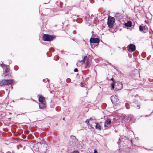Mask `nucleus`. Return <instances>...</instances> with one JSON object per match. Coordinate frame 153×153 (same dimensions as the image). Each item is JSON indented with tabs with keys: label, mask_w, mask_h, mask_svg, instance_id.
Instances as JSON below:
<instances>
[{
	"label": "nucleus",
	"mask_w": 153,
	"mask_h": 153,
	"mask_svg": "<svg viewBox=\"0 0 153 153\" xmlns=\"http://www.w3.org/2000/svg\"><path fill=\"white\" fill-rule=\"evenodd\" d=\"M42 38L45 41L50 42L55 39L56 36L54 35L43 34Z\"/></svg>",
	"instance_id": "nucleus-1"
},
{
	"label": "nucleus",
	"mask_w": 153,
	"mask_h": 153,
	"mask_svg": "<svg viewBox=\"0 0 153 153\" xmlns=\"http://www.w3.org/2000/svg\"><path fill=\"white\" fill-rule=\"evenodd\" d=\"M15 81L13 79H3L0 81V86L6 85L15 84Z\"/></svg>",
	"instance_id": "nucleus-2"
},
{
	"label": "nucleus",
	"mask_w": 153,
	"mask_h": 153,
	"mask_svg": "<svg viewBox=\"0 0 153 153\" xmlns=\"http://www.w3.org/2000/svg\"><path fill=\"white\" fill-rule=\"evenodd\" d=\"M71 139L70 143V145L73 147H76L78 144V140L75 136L71 135L70 136Z\"/></svg>",
	"instance_id": "nucleus-3"
},
{
	"label": "nucleus",
	"mask_w": 153,
	"mask_h": 153,
	"mask_svg": "<svg viewBox=\"0 0 153 153\" xmlns=\"http://www.w3.org/2000/svg\"><path fill=\"white\" fill-rule=\"evenodd\" d=\"M115 22V19L113 17L109 16L108 18L107 24L110 28H112Z\"/></svg>",
	"instance_id": "nucleus-4"
},
{
	"label": "nucleus",
	"mask_w": 153,
	"mask_h": 153,
	"mask_svg": "<svg viewBox=\"0 0 153 153\" xmlns=\"http://www.w3.org/2000/svg\"><path fill=\"white\" fill-rule=\"evenodd\" d=\"M39 100L40 102L39 105V108L41 109H43L46 107V103L45 98L42 96H40L39 98Z\"/></svg>",
	"instance_id": "nucleus-5"
},
{
	"label": "nucleus",
	"mask_w": 153,
	"mask_h": 153,
	"mask_svg": "<svg viewBox=\"0 0 153 153\" xmlns=\"http://www.w3.org/2000/svg\"><path fill=\"white\" fill-rule=\"evenodd\" d=\"M1 66L4 69L5 68V72L3 73V74L5 76H7L10 73V68L7 67V66L4 64H2L1 65Z\"/></svg>",
	"instance_id": "nucleus-6"
},
{
	"label": "nucleus",
	"mask_w": 153,
	"mask_h": 153,
	"mask_svg": "<svg viewBox=\"0 0 153 153\" xmlns=\"http://www.w3.org/2000/svg\"><path fill=\"white\" fill-rule=\"evenodd\" d=\"M48 148V146L45 143L41 144L40 148V151L42 153H45L46 152Z\"/></svg>",
	"instance_id": "nucleus-7"
},
{
	"label": "nucleus",
	"mask_w": 153,
	"mask_h": 153,
	"mask_svg": "<svg viewBox=\"0 0 153 153\" xmlns=\"http://www.w3.org/2000/svg\"><path fill=\"white\" fill-rule=\"evenodd\" d=\"M135 49V46L133 44H130L127 47V50L129 52L134 51Z\"/></svg>",
	"instance_id": "nucleus-8"
},
{
	"label": "nucleus",
	"mask_w": 153,
	"mask_h": 153,
	"mask_svg": "<svg viewBox=\"0 0 153 153\" xmlns=\"http://www.w3.org/2000/svg\"><path fill=\"white\" fill-rule=\"evenodd\" d=\"M90 42L91 43H97L100 42V39L98 38H91L90 40Z\"/></svg>",
	"instance_id": "nucleus-9"
},
{
	"label": "nucleus",
	"mask_w": 153,
	"mask_h": 153,
	"mask_svg": "<svg viewBox=\"0 0 153 153\" xmlns=\"http://www.w3.org/2000/svg\"><path fill=\"white\" fill-rule=\"evenodd\" d=\"M117 97L116 95H113L111 97V100L113 103L117 101Z\"/></svg>",
	"instance_id": "nucleus-10"
},
{
	"label": "nucleus",
	"mask_w": 153,
	"mask_h": 153,
	"mask_svg": "<svg viewBox=\"0 0 153 153\" xmlns=\"http://www.w3.org/2000/svg\"><path fill=\"white\" fill-rule=\"evenodd\" d=\"M111 123V120L109 119L108 118H107L106 120L105 121V123L104 124V126L105 127H108V125H110Z\"/></svg>",
	"instance_id": "nucleus-11"
},
{
	"label": "nucleus",
	"mask_w": 153,
	"mask_h": 153,
	"mask_svg": "<svg viewBox=\"0 0 153 153\" xmlns=\"http://www.w3.org/2000/svg\"><path fill=\"white\" fill-rule=\"evenodd\" d=\"M125 25L127 27H131V21H128L127 23L125 24Z\"/></svg>",
	"instance_id": "nucleus-12"
},
{
	"label": "nucleus",
	"mask_w": 153,
	"mask_h": 153,
	"mask_svg": "<svg viewBox=\"0 0 153 153\" xmlns=\"http://www.w3.org/2000/svg\"><path fill=\"white\" fill-rule=\"evenodd\" d=\"M95 128L96 129L100 130L101 129V126L100 124L98 123H96V125L95 126Z\"/></svg>",
	"instance_id": "nucleus-13"
},
{
	"label": "nucleus",
	"mask_w": 153,
	"mask_h": 153,
	"mask_svg": "<svg viewBox=\"0 0 153 153\" xmlns=\"http://www.w3.org/2000/svg\"><path fill=\"white\" fill-rule=\"evenodd\" d=\"M118 85L120 86V87L119 88H118L117 87V86L116 85H115V86L116 87L115 88L117 90H119L121 89L122 88V85L121 83H118Z\"/></svg>",
	"instance_id": "nucleus-14"
},
{
	"label": "nucleus",
	"mask_w": 153,
	"mask_h": 153,
	"mask_svg": "<svg viewBox=\"0 0 153 153\" xmlns=\"http://www.w3.org/2000/svg\"><path fill=\"white\" fill-rule=\"evenodd\" d=\"M87 56H85L83 58V59L82 60H81V61H79V62L80 63H84L85 62V61L86 60V59H87Z\"/></svg>",
	"instance_id": "nucleus-15"
},
{
	"label": "nucleus",
	"mask_w": 153,
	"mask_h": 153,
	"mask_svg": "<svg viewBox=\"0 0 153 153\" xmlns=\"http://www.w3.org/2000/svg\"><path fill=\"white\" fill-rule=\"evenodd\" d=\"M90 64L89 62L88 59H87L85 63V68H88L89 67Z\"/></svg>",
	"instance_id": "nucleus-16"
},
{
	"label": "nucleus",
	"mask_w": 153,
	"mask_h": 153,
	"mask_svg": "<svg viewBox=\"0 0 153 153\" xmlns=\"http://www.w3.org/2000/svg\"><path fill=\"white\" fill-rule=\"evenodd\" d=\"M85 85V83L83 82H82L80 84V86L82 87H84Z\"/></svg>",
	"instance_id": "nucleus-17"
},
{
	"label": "nucleus",
	"mask_w": 153,
	"mask_h": 153,
	"mask_svg": "<svg viewBox=\"0 0 153 153\" xmlns=\"http://www.w3.org/2000/svg\"><path fill=\"white\" fill-rule=\"evenodd\" d=\"M139 29L140 31H142L143 30V27L141 25H140L139 27Z\"/></svg>",
	"instance_id": "nucleus-18"
},
{
	"label": "nucleus",
	"mask_w": 153,
	"mask_h": 153,
	"mask_svg": "<svg viewBox=\"0 0 153 153\" xmlns=\"http://www.w3.org/2000/svg\"><path fill=\"white\" fill-rule=\"evenodd\" d=\"M148 28L147 27H146V26H145L144 27H143V30H145V31H143V32H146V31H147L148 30Z\"/></svg>",
	"instance_id": "nucleus-19"
},
{
	"label": "nucleus",
	"mask_w": 153,
	"mask_h": 153,
	"mask_svg": "<svg viewBox=\"0 0 153 153\" xmlns=\"http://www.w3.org/2000/svg\"><path fill=\"white\" fill-rule=\"evenodd\" d=\"M114 84H115V82H113L111 84V88L112 89L114 88Z\"/></svg>",
	"instance_id": "nucleus-20"
},
{
	"label": "nucleus",
	"mask_w": 153,
	"mask_h": 153,
	"mask_svg": "<svg viewBox=\"0 0 153 153\" xmlns=\"http://www.w3.org/2000/svg\"><path fill=\"white\" fill-rule=\"evenodd\" d=\"M137 109H139L140 108V105H137L135 107Z\"/></svg>",
	"instance_id": "nucleus-21"
},
{
	"label": "nucleus",
	"mask_w": 153,
	"mask_h": 153,
	"mask_svg": "<svg viewBox=\"0 0 153 153\" xmlns=\"http://www.w3.org/2000/svg\"><path fill=\"white\" fill-rule=\"evenodd\" d=\"M89 119H87L85 121V123H87L88 124L89 123Z\"/></svg>",
	"instance_id": "nucleus-22"
},
{
	"label": "nucleus",
	"mask_w": 153,
	"mask_h": 153,
	"mask_svg": "<svg viewBox=\"0 0 153 153\" xmlns=\"http://www.w3.org/2000/svg\"><path fill=\"white\" fill-rule=\"evenodd\" d=\"M71 153H79V151L76 150V151H74Z\"/></svg>",
	"instance_id": "nucleus-23"
},
{
	"label": "nucleus",
	"mask_w": 153,
	"mask_h": 153,
	"mask_svg": "<svg viewBox=\"0 0 153 153\" xmlns=\"http://www.w3.org/2000/svg\"><path fill=\"white\" fill-rule=\"evenodd\" d=\"M74 72H78V69H77V68H75V69H74Z\"/></svg>",
	"instance_id": "nucleus-24"
},
{
	"label": "nucleus",
	"mask_w": 153,
	"mask_h": 153,
	"mask_svg": "<svg viewBox=\"0 0 153 153\" xmlns=\"http://www.w3.org/2000/svg\"><path fill=\"white\" fill-rule=\"evenodd\" d=\"M111 80L113 81V82H114V78H112L111 79Z\"/></svg>",
	"instance_id": "nucleus-25"
},
{
	"label": "nucleus",
	"mask_w": 153,
	"mask_h": 153,
	"mask_svg": "<svg viewBox=\"0 0 153 153\" xmlns=\"http://www.w3.org/2000/svg\"><path fill=\"white\" fill-rule=\"evenodd\" d=\"M94 153H97V151L96 150H94Z\"/></svg>",
	"instance_id": "nucleus-26"
},
{
	"label": "nucleus",
	"mask_w": 153,
	"mask_h": 153,
	"mask_svg": "<svg viewBox=\"0 0 153 153\" xmlns=\"http://www.w3.org/2000/svg\"><path fill=\"white\" fill-rule=\"evenodd\" d=\"M14 68L15 69V70H17V66H15L14 67Z\"/></svg>",
	"instance_id": "nucleus-27"
},
{
	"label": "nucleus",
	"mask_w": 153,
	"mask_h": 153,
	"mask_svg": "<svg viewBox=\"0 0 153 153\" xmlns=\"http://www.w3.org/2000/svg\"><path fill=\"white\" fill-rule=\"evenodd\" d=\"M92 120V119L91 118H90L89 119V120Z\"/></svg>",
	"instance_id": "nucleus-28"
},
{
	"label": "nucleus",
	"mask_w": 153,
	"mask_h": 153,
	"mask_svg": "<svg viewBox=\"0 0 153 153\" xmlns=\"http://www.w3.org/2000/svg\"><path fill=\"white\" fill-rule=\"evenodd\" d=\"M65 117H63V118L62 120H65Z\"/></svg>",
	"instance_id": "nucleus-29"
},
{
	"label": "nucleus",
	"mask_w": 153,
	"mask_h": 153,
	"mask_svg": "<svg viewBox=\"0 0 153 153\" xmlns=\"http://www.w3.org/2000/svg\"><path fill=\"white\" fill-rule=\"evenodd\" d=\"M9 120H10V119H11V118H9Z\"/></svg>",
	"instance_id": "nucleus-30"
},
{
	"label": "nucleus",
	"mask_w": 153,
	"mask_h": 153,
	"mask_svg": "<svg viewBox=\"0 0 153 153\" xmlns=\"http://www.w3.org/2000/svg\"><path fill=\"white\" fill-rule=\"evenodd\" d=\"M51 49L53 50V48H51Z\"/></svg>",
	"instance_id": "nucleus-31"
},
{
	"label": "nucleus",
	"mask_w": 153,
	"mask_h": 153,
	"mask_svg": "<svg viewBox=\"0 0 153 153\" xmlns=\"http://www.w3.org/2000/svg\"><path fill=\"white\" fill-rule=\"evenodd\" d=\"M2 153H4L3 152H2Z\"/></svg>",
	"instance_id": "nucleus-32"
}]
</instances>
